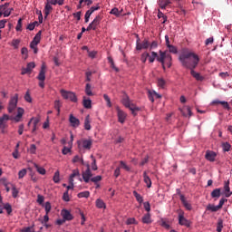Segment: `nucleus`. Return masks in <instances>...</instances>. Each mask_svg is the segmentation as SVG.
I'll use <instances>...</instances> for the list:
<instances>
[{"instance_id":"37","label":"nucleus","mask_w":232,"mask_h":232,"mask_svg":"<svg viewBox=\"0 0 232 232\" xmlns=\"http://www.w3.org/2000/svg\"><path fill=\"white\" fill-rule=\"evenodd\" d=\"M44 209H45V215H49L50 212L52 211V204L50 203V201L45 202Z\"/></svg>"},{"instance_id":"43","label":"nucleus","mask_w":232,"mask_h":232,"mask_svg":"<svg viewBox=\"0 0 232 232\" xmlns=\"http://www.w3.org/2000/svg\"><path fill=\"white\" fill-rule=\"evenodd\" d=\"M108 61H109V63L111 64V68H112V70H115V72H119V68L115 66V63L113 62V58H111V56L108 57Z\"/></svg>"},{"instance_id":"9","label":"nucleus","mask_w":232,"mask_h":232,"mask_svg":"<svg viewBox=\"0 0 232 232\" xmlns=\"http://www.w3.org/2000/svg\"><path fill=\"white\" fill-rule=\"evenodd\" d=\"M101 21H102L101 14L96 15L93 21L88 25L87 32H90V30H97V27L101 24Z\"/></svg>"},{"instance_id":"16","label":"nucleus","mask_w":232,"mask_h":232,"mask_svg":"<svg viewBox=\"0 0 232 232\" xmlns=\"http://www.w3.org/2000/svg\"><path fill=\"white\" fill-rule=\"evenodd\" d=\"M224 189H225V197H227V198H229V197H231L232 195L231 188H229V180H227L225 182Z\"/></svg>"},{"instance_id":"55","label":"nucleus","mask_w":232,"mask_h":232,"mask_svg":"<svg viewBox=\"0 0 232 232\" xmlns=\"http://www.w3.org/2000/svg\"><path fill=\"white\" fill-rule=\"evenodd\" d=\"M21 43V40L19 39H14L12 41V46L17 50L19 48V44Z\"/></svg>"},{"instance_id":"49","label":"nucleus","mask_w":232,"mask_h":232,"mask_svg":"<svg viewBox=\"0 0 232 232\" xmlns=\"http://www.w3.org/2000/svg\"><path fill=\"white\" fill-rule=\"evenodd\" d=\"M127 226H131V224L138 225L137 219L135 218H129L126 221Z\"/></svg>"},{"instance_id":"30","label":"nucleus","mask_w":232,"mask_h":232,"mask_svg":"<svg viewBox=\"0 0 232 232\" xmlns=\"http://www.w3.org/2000/svg\"><path fill=\"white\" fill-rule=\"evenodd\" d=\"M220 208H218V206H215V205H211L208 204L207 206V210L208 211H212L213 213H217V211H218Z\"/></svg>"},{"instance_id":"33","label":"nucleus","mask_w":232,"mask_h":232,"mask_svg":"<svg viewBox=\"0 0 232 232\" xmlns=\"http://www.w3.org/2000/svg\"><path fill=\"white\" fill-rule=\"evenodd\" d=\"M159 54L155 52H151L149 56V62L150 63H155V60L158 59Z\"/></svg>"},{"instance_id":"8","label":"nucleus","mask_w":232,"mask_h":232,"mask_svg":"<svg viewBox=\"0 0 232 232\" xmlns=\"http://www.w3.org/2000/svg\"><path fill=\"white\" fill-rule=\"evenodd\" d=\"M179 226H185V227H191V221L184 217V211L179 212Z\"/></svg>"},{"instance_id":"42","label":"nucleus","mask_w":232,"mask_h":232,"mask_svg":"<svg viewBox=\"0 0 232 232\" xmlns=\"http://www.w3.org/2000/svg\"><path fill=\"white\" fill-rule=\"evenodd\" d=\"M53 180V182H54L55 184H59V182H61L59 170H57L56 172H54Z\"/></svg>"},{"instance_id":"5","label":"nucleus","mask_w":232,"mask_h":232,"mask_svg":"<svg viewBox=\"0 0 232 232\" xmlns=\"http://www.w3.org/2000/svg\"><path fill=\"white\" fill-rule=\"evenodd\" d=\"M62 97H63L67 101H71L72 102H77V95L74 92L61 90L60 91Z\"/></svg>"},{"instance_id":"10","label":"nucleus","mask_w":232,"mask_h":232,"mask_svg":"<svg viewBox=\"0 0 232 232\" xmlns=\"http://www.w3.org/2000/svg\"><path fill=\"white\" fill-rule=\"evenodd\" d=\"M86 170L82 171V179L86 184L92 180V177H93V174H92V170L90 169V163L86 164Z\"/></svg>"},{"instance_id":"23","label":"nucleus","mask_w":232,"mask_h":232,"mask_svg":"<svg viewBox=\"0 0 232 232\" xmlns=\"http://www.w3.org/2000/svg\"><path fill=\"white\" fill-rule=\"evenodd\" d=\"M52 10H53V7H52V5L50 4H46L44 6V18L46 19V17H48V15H50V13L52 12Z\"/></svg>"},{"instance_id":"24","label":"nucleus","mask_w":232,"mask_h":232,"mask_svg":"<svg viewBox=\"0 0 232 232\" xmlns=\"http://www.w3.org/2000/svg\"><path fill=\"white\" fill-rule=\"evenodd\" d=\"M31 121H33V130L32 133H35L37 131V126L39 125L40 120L39 118H32Z\"/></svg>"},{"instance_id":"53","label":"nucleus","mask_w":232,"mask_h":232,"mask_svg":"<svg viewBox=\"0 0 232 232\" xmlns=\"http://www.w3.org/2000/svg\"><path fill=\"white\" fill-rule=\"evenodd\" d=\"M120 164H121V168L125 169V171H131V169L126 165V162L121 160V161H120Z\"/></svg>"},{"instance_id":"41","label":"nucleus","mask_w":232,"mask_h":232,"mask_svg":"<svg viewBox=\"0 0 232 232\" xmlns=\"http://www.w3.org/2000/svg\"><path fill=\"white\" fill-rule=\"evenodd\" d=\"M43 34V32H42V31H39V32L35 34V36H34L33 42H34V43H36V44H39V43H41V34Z\"/></svg>"},{"instance_id":"29","label":"nucleus","mask_w":232,"mask_h":232,"mask_svg":"<svg viewBox=\"0 0 232 232\" xmlns=\"http://www.w3.org/2000/svg\"><path fill=\"white\" fill-rule=\"evenodd\" d=\"M132 193H133L137 202H139V204H142V202H144V198H142V196H140V194H139L137 192V190H134Z\"/></svg>"},{"instance_id":"58","label":"nucleus","mask_w":232,"mask_h":232,"mask_svg":"<svg viewBox=\"0 0 232 232\" xmlns=\"http://www.w3.org/2000/svg\"><path fill=\"white\" fill-rule=\"evenodd\" d=\"M168 48H169V52L170 53H178V52H179L174 45H169Z\"/></svg>"},{"instance_id":"62","label":"nucleus","mask_w":232,"mask_h":232,"mask_svg":"<svg viewBox=\"0 0 232 232\" xmlns=\"http://www.w3.org/2000/svg\"><path fill=\"white\" fill-rule=\"evenodd\" d=\"M37 202L40 205L43 204L44 202V196L38 194L37 195Z\"/></svg>"},{"instance_id":"15","label":"nucleus","mask_w":232,"mask_h":232,"mask_svg":"<svg viewBox=\"0 0 232 232\" xmlns=\"http://www.w3.org/2000/svg\"><path fill=\"white\" fill-rule=\"evenodd\" d=\"M205 159H207V160H209V162H215V159H217V153L212 150H207Z\"/></svg>"},{"instance_id":"7","label":"nucleus","mask_w":232,"mask_h":232,"mask_svg":"<svg viewBox=\"0 0 232 232\" xmlns=\"http://www.w3.org/2000/svg\"><path fill=\"white\" fill-rule=\"evenodd\" d=\"M78 148H82L83 150H92L93 140L92 139L86 140L82 139L77 141Z\"/></svg>"},{"instance_id":"17","label":"nucleus","mask_w":232,"mask_h":232,"mask_svg":"<svg viewBox=\"0 0 232 232\" xmlns=\"http://www.w3.org/2000/svg\"><path fill=\"white\" fill-rule=\"evenodd\" d=\"M168 54H166V53L160 51V57L158 56L157 61L159 63H161L163 68H166V66L164 65V61L167 58Z\"/></svg>"},{"instance_id":"1","label":"nucleus","mask_w":232,"mask_h":232,"mask_svg":"<svg viewBox=\"0 0 232 232\" xmlns=\"http://www.w3.org/2000/svg\"><path fill=\"white\" fill-rule=\"evenodd\" d=\"M179 59L184 68L190 70V74L196 81H204L202 75L195 72V68H197L198 63H200V58L195 53L188 49H184L179 54Z\"/></svg>"},{"instance_id":"27","label":"nucleus","mask_w":232,"mask_h":232,"mask_svg":"<svg viewBox=\"0 0 232 232\" xmlns=\"http://www.w3.org/2000/svg\"><path fill=\"white\" fill-rule=\"evenodd\" d=\"M221 195V189L220 188H216L211 192V198H220Z\"/></svg>"},{"instance_id":"35","label":"nucleus","mask_w":232,"mask_h":232,"mask_svg":"<svg viewBox=\"0 0 232 232\" xmlns=\"http://www.w3.org/2000/svg\"><path fill=\"white\" fill-rule=\"evenodd\" d=\"M91 159L92 160V169L93 171H97V169H99V168L97 167V160H95V157H93V155H91Z\"/></svg>"},{"instance_id":"26","label":"nucleus","mask_w":232,"mask_h":232,"mask_svg":"<svg viewBox=\"0 0 232 232\" xmlns=\"http://www.w3.org/2000/svg\"><path fill=\"white\" fill-rule=\"evenodd\" d=\"M83 108H86V110H90L92 108V100L86 99V97H83Z\"/></svg>"},{"instance_id":"40","label":"nucleus","mask_w":232,"mask_h":232,"mask_svg":"<svg viewBox=\"0 0 232 232\" xmlns=\"http://www.w3.org/2000/svg\"><path fill=\"white\" fill-rule=\"evenodd\" d=\"M43 34V32H42V31H39V32L35 34V36H34L33 42H34V43H36V44H39V43H41V34Z\"/></svg>"},{"instance_id":"14","label":"nucleus","mask_w":232,"mask_h":232,"mask_svg":"<svg viewBox=\"0 0 232 232\" xmlns=\"http://www.w3.org/2000/svg\"><path fill=\"white\" fill-rule=\"evenodd\" d=\"M35 68V63L31 62L29 63H27L26 68H23L22 69V75H26V73H32V70Z\"/></svg>"},{"instance_id":"52","label":"nucleus","mask_w":232,"mask_h":232,"mask_svg":"<svg viewBox=\"0 0 232 232\" xmlns=\"http://www.w3.org/2000/svg\"><path fill=\"white\" fill-rule=\"evenodd\" d=\"M8 6H10V3L0 5V15H3V10H8Z\"/></svg>"},{"instance_id":"63","label":"nucleus","mask_w":232,"mask_h":232,"mask_svg":"<svg viewBox=\"0 0 232 232\" xmlns=\"http://www.w3.org/2000/svg\"><path fill=\"white\" fill-rule=\"evenodd\" d=\"M26 175V169H24L18 172V179H23Z\"/></svg>"},{"instance_id":"50","label":"nucleus","mask_w":232,"mask_h":232,"mask_svg":"<svg viewBox=\"0 0 232 232\" xmlns=\"http://www.w3.org/2000/svg\"><path fill=\"white\" fill-rule=\"evenodd\" d=\"M103 99L107 102V106L111 108V100L110 99V96H108V94H103Z\"/></svg>"},{"instance_id":"59","label":"nucleus","mask_w":232,"mask_h":232,"mask_svg":"<svg viewBox=\"0 0 232 232\" xmlns=\"http://www.w3.org/2000/svg\"><path fill=\"white\" fill-rule=\"evenodd\" d=\"M63 199L64 202H70V195L68 194V190L63 193Z\"/></svg>"},{"instance_id":"20","label":"nucleus","mask_w":232,"mask_h":232,"mask_svg":"<svg viewBox=\"0 0 232 232\" xmlns=\"http://www.w3.org/2000/svg\"><path fill=\"white\" fill-rule=\"evenodd\" d=\"M91 122L92 121H90V115L88 114L84 120V129L87 130V131H90V130H92Z\"/></svg>"},{"instance_id":"31","label":"nucleus","mask_w":232,"mask_h":232,"mask_svg":"<svg viewBox=\"0 0 232 232\" xmlns=\"http://www.w3.org/2000/svg\"><path fill=\"white\" fill-rule=\"evenodd\" d=\"M54 110L57 111V115H61V101H54Z\"/></svg>"},{"instance_id":"18","label":"nucleus","mask_w":232,"mask_h":232,"mask_svg":"<svg viewBox=\"0 0 232 232\" xmlns=\"http://www.w3.org/2000/svg\"><path fill=\"white\" fill-rule=\"evenodd\" d=\"M63 218L65 220H73V216H72V213L68 210H63L62 211Z\"/></svg>"},{"instance_id":"36","label":"nucleus","mask_w":232,"mask_h":232,"mask_svg":"<svg viewBox=\"0 0 232 232\" xmlns=\"http://www.w3.org/2000/svg\"><path fill=\"white\" fill-rule=\"evenodd\" d=\"M85 93L89 97H92V95H93V92H92V85L90 83H87L85 86Z\"/></svg>"},{"instance_id":"28","label":"nucleus","mask_w":232,"mask_h":232,"mask_svg":"<svg viewBox=\"0 0 232 232\" xmlns=\"http://www.w3.org/2000/svg\"><path fill=\"white\" fill-rule=\"evenodd\" d=\"M96 207L99 208V209H102V208L104 209H106V203H104V201L101 198H98L96 199Z\"/></svg>"},{"instance_id":"45","label":"nucleus","mask_w":232,"mask_h":232,"mask_svg":"<svg viewBox=\"0 0 232 232\" xmlns=\"http://www.w3.org/2000/svg\"><path fill=\"white\" fill-rule=\"evenodd\" d=\"M90 197V191H83L78 193V198H88Z\"/></svg>"},{"instance_id":"34","label":"nucleus","mask_w":232,"mask_h":232,"mask_svg":"<svg viewBox=\"0 0 232 232\" xmlns=\"http://www.w3.org/2000/svg\"><path fill=\"white\" fill-rule=\"evenodd\" d=\"M158 18L161 19L160 21H161L162 24H164L166 23V21H168V16L163 14V13L160 11L158 12Z\"/></svg>"},{"instance_id":"21","label":"nucleus","mask_w":232,"mask_h":232,"mask_svg":"<svg viewBox=\"0 0 232 232\" xmlns=\"http://www.w3.org/2000/svg\"><path fill=\"white\" fill-rule=\"evenodd\" d=\"M143 180L147 185V188H151V179H150V176L146 173V171L143 172Z\"/></svg>"},{"instance_id":"54","label":"nucleus","mask_w":232,"mask_h":232,"mask_svg":"<svg viewBox=\"0 0 232 232\" xmlns=\"http://www.w3.org/2000/svg\"><path fill=\"white\" fill-rule=\"evenodd\" d=\"M223 151H229L231 150V145L228 142L222 144Z\"/></svg>"},{"instance_id":"3","label":"nucleus","mask_w":232,"mask_h":232,"mask_svg":"<svg viewBox=\"0 0 232 232\" xmlns=\"http://www.w3.org/2000/svg\"><path fill=\"white\" fill-rule=\"evenodd\" d=\"M121 102L123 106H125V108H128L129 110H130L134 117L137 116V113H139V111H140V108L139 106L130 102V97L127 94L123 96Z\"/></svg>"},{"instance_id":"11","label":"nucleus","mask_w":232,"mask_h":232,"mask_svg":"<svg viewBox=\"0 0 232 232\" xmlns=\"http://www.w3.org/2000/svg\"><path fill=\"white\" fill-rule=\"evenodd\" d=\"M117 115H118V121L121 122V124H124L126 121L127 114L124 112V111L121 110V108H116Z\"/></svg>"},{"instance_id":"56","label":"nucleus","mask_w":232,"mask_h":232,"mask_svg":"<svg viewBox=\"0 0 232 232\" xmlns=\"http://www.w3.org/2000/svg\"><path fill=\"white\" fill-rule=\"evenodd\" d=\"M101 180H102V176H96L91 179V182H94L95 184H97V182H101Z\"/></svg>"},{"instance_id":"44","label":"nucleus","mask_w":232,"mask_h":232,"mask_svg":"<svg viewBox=\"0 0 232 232\" xmlns=\"http://www.w3.org/2000/svg\"><path fill=\"white\" fill-rule=\"evenodd\" d=\"M158 86L159 88H166V80H164L163 78H159L158 79Z\"/></svg>"},{"instance_id":"51","label":"nucleus","mask_w":232,"mask_h":232,"mask_svg":"<svg viewBox=\"0 0 232 232\" xmlns=\"http://www.w3.org/2000/svg\"><path fill=\"white\" fill-rule=\"evenodd\" d=\"M4 209L6 210L8 215H10V213H12V205H10V203L5 204Z\"/></svg>"},{"instance_id":"46","label":"nucleus","mask_w":232,"mask_h":232,"mask_svg":"<svg viewBox=\"0 0 232 232\" xmlns=\"http://www.w3.org/2000/svg\"><path fill=\"white\" fill-rule=\"evenodd\" d=\"M110 14L111 15H115L116 17H121V12H119V8L114 7L111 10Z\"/></svg>"},{"instance_id":"12","label":"nucleus","mask_w":232,"mask_h":232,"mask_svg":"<svg viewBox=\"0 0 232 232\" xmlns=\"http://www.w3.org/2000/svg\"><path fill=\"white\" fill-rule=\"evenodd\" d=\"M38 81H45L46 79V63H43L41 66L40 72L37 76Z\"/></svg>"},{"instance_id":"25","label":"nucleus","mask_w":232,"mask_h":232,"mask_svg":"<svg viewBox=\"0 0 232 232\" xmlns=\"http://www.w3.org/2000/svg\"><path fill=\"white\" fill-rule=\"evenodd\" d=\"M141 222L143 224H151V215L150 213H147L143 216Z\"/></svg>"},{"instance_id":"6","label":"nucleus","mask_w":232,"mask_h":232,"mask_svg":"<svg viewBox=\"0 0 232 232\" xmlns=\"http://www.w3.org/2000/svg\"><path fill=\"white\" fill-rule=\"evenodd\" d=\"M150 48V41L148 39H144L142 43H140V38H139V35H137V41H136V50H148Z\"/></svg>"},{"instance_id":"13","label":"nucleus","mask_w":232,"mask_h":232,"mask_svg":"<svg viewBox=\"0 0 232 232\" xmlns=\"http://www.w3.org/2000/svg\"><path fill=\"white\" fill-rule=\"evenodd\" d=\"M69 122L72 128H79V126L81 125V121H79V119L75 118V116H73V114H70Z\"/></svg>"},{"instance_id":"47","label":"nucleus","mask_w":232,"mask_h":232,"mask_svg":"<svg viewBox=\"0 0 232 232\" xmlns=\"http://www.w3.org/2000/svg\"><path fill=\"white\" fill-rule=\"evenodd\" d=\"M12 195L14 198H17V195H19V190L15 188V185H12Z\"/></svg>"},{"instance_id":"4","label":"nucleus","mask_w":232,"mask_h":232,"mask_svg":"<svg viewBox=\"0 0 232 232\" xmlns=\"http://www.w3.org/2000/svg\"><path fill=\"white\" fill-rule=\"evenodd\" d=\"M18 101H19V94H14L13 97H11L7 106V111L11 115H15V110H17Z\"/></svg>"},{"instance_id":"32","label":"nucleus","mask_w":232,"mask_h":232,"mask_svg":"<svg viewBox=\"0 0 232 232\" xmlns=\"http://www.w3.org/2000/svg\"><path fill=\"white\" fill-rule=\"evenodd\" d=\"M34 168L40 175H46V169H44V168L40 167L39 165H37L35 163H34Z\"/></svg>"},{"instance_id":"48","label":"nucleus","mask_w":232,"mask_h":232,"mask_svg":"<svg viewBox=\"0 0 232 232\" xmlns=\"http://www.w3.org/2000/svg\"><path fill=\"white\" fill-rule=\"evenodd\" d=\"M21 53H22L24 60L28 59V48L23 47L21 49Z\"/></svg>"},{"instance_id":"22","label":"nucleus","mask_w":232,"mask_h":232,"mask_svg":"<svg viewBox=\"0 0 232 232\" xmlns=\"http://www.w3.org/2000/svg\"><path fill=\"white\" fill-rule=\"evenodd\" d=\"M181 113H182L183 117H188H188H191V115H193V112H191V108H189V107L183 108L181 110Z\"/></svg>"},{"instance_id":"39","label":"nucleus","mask_w":232,"mask_h":232,"mask_svg":"<svg viewBox=\"0 0 232 232\" xmlns=\"http://www.w3.org/2000/svg\"><path fill=\"white\" fill-rule=\"evenodd\" d=\"M150 57V53L148 52H144L142 54H141V57H140V61L141 63H146V62L148 61V58Z\"/></svg>"},{"instance_id":"64","label":"nucleus","mask_w":232,"mask_h":232,"mask_svg":"<svg viewBox=\"0 0 232 232\" xmlns=\"http://www.w3.org/2000/svg\"><path fill=\"white\" fill-rule=\"evenodd\" d=\"M222 227H224L222 221H218V226H217V231L222 232Z\"/></svg>"},{"instance_id":"19","label":"nucleus","mask_w":232,"mask_h":232,"mask_svg":"<svg viewBox=\"0 0 232 232\" xmlns=\"http://www.w3.org/2000/svg\"><path fill=\"white\" fill-rule=\"evenodd\" d=\"M158 3H159V6L162 10L166 9V6H168L169 5H171V1L169 0H159Z\"/></svg>"},{"instance_id":"2","label":"nucleus","mask_w":232,"mask_h":232,"mask_svg":"<svg viewBox=\"0 0 232 232\" xmlns=\"http://www.w3.org/2000/svg\"><path fill=\"white\" fill-rule=\"evenodd\" d=\"M24 114V109L19 107L17 109V114L15 116L8 114H4L3 117H0V130L1 133H6L5 130V128H6V122L8 121H14L15 122H21V119L23 118V115Z\"/></svg>"},{"instance_id":"57","label":"nucleus","mask_w":232,"mask_h":232,"mask_svg":"<svg viewBox=\"0 0 232 232\" xmlns=\"http://www.w3.org/2000/svg\"><path fill=\"white\" fill-rule=\"evenodd\" d=\"M70 151H72V147L69 146L68 147H63V150H62V153L63 155H68V153H70Z\"/></svg>"},{"instance_id":"61","label":"nucleus","mask_w":232,"mask_h":232,"mask_svg":"<svg viewBox=\"0 0 232 232\" xmlns=\"http://www.w3.org/2000/svg\"><path fill=\"white\" fill-rule=\"evenodd\" d=\"M36 150H37V147L35 146V144H32L29 149L30 153H32L33 155H35Z\"/></svg>"},{"instance_id":"38","label":"nucleus","mask_w":232,"mask_h":232,"mask_svg":"<svg viewBox=\"0 0 232 232\" xmlns=\"http://www.w3.org/2000/svg\"><path fill=\"white\" fill-rule=\"evenodd\" d=\"M15 30L16 32H23V18H19Z\"/></svg>"},{"instance_id":"60","label":"nucleus","mask_w":232,"mask_h":232,"mask_svg":"<svg viewBox=\"0 0 232 232\" xmlns=\"http://www.w3.org/2000/svg\"><path fill=\"white\" fill-rule=\"evenodd\" d=\"M24 99L26 101V102H32V96H30V91H27L25 95H24Z\"/></svg>"}]
</instances>
